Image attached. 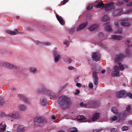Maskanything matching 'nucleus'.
<instances>
[{
	"label": "nucleus",
	"mask_w": 132,
	"mask_h": 132,
	"mask_svg": "<svg viewBox=\"0 0 132 132\" xmlns=\"http://www.w3.org/2000/svg\"><path fill=\"white\" fill-rule=\"evenodd\" d=\"M99 37H101V36L103 37L104 36V34L103 32L100 33L98 35Z\"/></svg>",
	"instance_id": "603ef678"
},
{
	"label": "nucleus",
	"mask_w": 132,
	"mask_h": 132,
	"mask_svg": "<svg viewBox=\"0 0 132 132\" xmlns=\"http://www.w3.org/2000/svg\"><path fill=\"white\" fill-rule=\"evenodd\" d=\"M121 129L123 131L126 130L128 129V127L127 126H123L122 127Z\"/></svg>",
	"instance_id": "79ce46f5"
},
{
	"label": "nucleus",
	"mask_w": 132,
	"mask_h": 132,
	"mask_svg": "<svg viewBox=\"0 0 132 132\" xmlns=\"http://www.w3.org/2000/svg\"><path fill=\"white\" fill-rule=\"evenodd\" d=\"M34 121L35 122L40 124H43L47 122V120L44 117L41 116H37L35 118Z\"/></svg>",
	"instance_id": "7ed1b4c3"
},
{
	"label": "nucleus",
	"mask_w": 132,
	"mask_h": 132,
	"mask_svg": "<svg viewBox=\"0 0 132 132\" xmlns=\"http://www.w3.org/2000/svg\"><path fill=\"white\" fill-rule=\"evenodd\" d=\"M111 118L112 121H115L117 119V117L116 116H115L112 117Z\"/></svg>",
	"instance_id": "6e6d98bb"
},
{
	"label": "nucleus",
	"mask_w": 132,
	"mask_h": 132,
	"mask_svg": "<svg viewBox=\"0 0 132 132\" xmlns=\"http://www.w3.org/2000/svg\"><path fill=\"white\" fill-rule=\"evenodd\" d=\"M111 111L113 113L116 114H117L118 113V111L117 108L115 107L112 108L111 109Z\"/></svg>",
	"instance_id": "7c9ffc66"
},
{
	"label": "nucleus",
	"mask_w": 132,
	"mask_h": 132,
	"mask_svg": "<svg viewBox=\"0 0 132 132\" xmlns=\"http://www.w3.org/2000/svg\"><path fill=\"white\" fill-rule=\"evenodd\" d=\"M119 22L118 21H116L115 23V25L116 28H117L118 27V24Z\"/></svg>",
	"instance_id": "0e129e2a"
},
{
	"label": "nucleus",
	"mask_w": 132,
	"mask_h": 132,
	"mask_svg": "<svg viewBox=\"0 0 132 132\" xmlns=\"http://www.w3.org/2000/svg\"><path fill=\"white\" fill-rule=\"evenodd\" d=\"M43 44L46 45H49L50 44V43L49 42H44L42 43Z\"/></svg>",
	"instance_id": "49530a36"
},
{
	"label": "nucleus",
	"mask_w": 132,
	"mask_h": 132,
	"mask_svg": "<svg viewBox=\"0 0 132 132\" xmlns=\"http://www.w3.org/2000/svg\"><path fill=\"white\" fill-rule=\"evenodd\" d=\"M74 31L75 30L74 29H72L70 30L69 31V32L70 34H72L74 32Z\"/></svg>",
	"instance_id": "5fc2aeb1"
},
{
	"label": "nucleus",
	"mask_w": 132,
	"mask_h": 132,
	"mask_svg": "<svg viewBox=\"0 0 132 132\" xmlns=\"http://www.w3.org/2000/svg\"><path fill=\"white\" fill-rule=\"evenodd\" d=\"M24 130V127L22 125H19L17 129V132H23Z\"/></svg>",
	"instance_id": "a878e982"
},
{
	"label": "nucleus",
	"mask_w": 132,
	"mask_h": 132,
	"mask_svg": "<svg viewBox=\"0 0 132 132\" xmlns=\"http://www.w3.org/2000/svg\"><path fill=\"white\" fill-rule=\"evenodd\" d=\"M87 25V22H85L82 23L80 25L79 27L77 28L76 30L77 31H79L81 29H83L86 27Z\"/></svg>",
	"instance_id": "f3484780"
},
{
	"label": "nucleus",
	"mask_w": 132,
	"mask_h": 132,
	"mask_svg": "<svg viewBox=\"0 0 132 132\" xmlns=\"http://www.w3.org/2000/svg\"><path fill=\"white\" fill-rule=\"evenodd\" d=\"M41 104L42 105H45L47 104V100L44 97H42L40 99Z\"/></svg>",
	"instance_id": "5701e85b"
},
{
	"label": "nucleus",
	"mask_w": 132,
	"mask_h": 132,
	"mask_svg": "<svg viewBox=\"0 0 132 132\" xmlns=\"http://www.w3.org/2000/svg\"><path fill=\"white\" fill-rule=\"evenodd\" d=\"M68 132H77V130L75 127L71 128L68 130Z\"/></svg>",
	"instance_id": "473e14b6"
},
{
	"label": "nucleus",
	"mask_w": 132,
	"mask_h": 132,
	"mask_svg": "<svg viewBox=\"0 0 132 132\" xmlns=\"http://www.w3.org/2000/svg\"><path fill=\"white\" fill-rule=\"evenodd\" d=\"M37 71L36 68H35L34 67H31L30 69V71L32 72H35Z\"/></svg>",
	"instance_id": "ea45409f"
},
{
	"label": "nucleus",
	"mask_w": 132,
	"mask_h": 132,
	"mask_svg": "<svg viewBox=\"0 0 132 132\" xmlns=\"http://www.w3.org/2000/svg\"><path fill=\"white\" fill-rule=\"evenodd\" d=\"M87 25V22H85L82 23L80 25L79 27L77 28L76 30L77 31H79L81 29H83L86 27Z\"/></svg>",
	"instance_id": "2eb2a0df"
},
{
	"label": "nucleus",
	"mask_w": 132,
	"mask_h": 132,
	"mask_svg": "<svg viewBox=\"0 0 132 132\" xmlns=\"http://www.w3.org/2000/svg\"><path fill=\"white\" fill-rule=\"evenodd\" d=\"M93 8V6L91 5H89L87 6V10H89Z\"/></svg>",
	"instance_id": "8fccbe9b"
},
{
	"label": "nucleus",
	"mask_w": 132,
	"mask_h": 132,
	"mask_svg": "<svg viewBox=\"0 0 132 132\" xmlns=\"http://www.w3.org/2000/svg\"><path fill=\"white\" fill-rule=\"evenodd\" d=\"M125 57H126V56L125 54H120L116 56L114 59L115 61L116 62H119L121 61Z\"/></svg>",
	"instance_id": "0eeeda50"
},
{
	"label": "nucleus",
	"mask_w": 132,
	"mask_h": 132,
	"mask_svg": "<svg viewBox=\"0 0 132 132\" xmlns=\"http://www.w3.org/2000/svg\"><path fill=\"white\" fill-rule=\"evenodd\" d=\"M88 86L89 88L92 89L93 87V85L92 83H89L88 84Z\"/></svg>",
	"instance_id": "3c124183"
},
{
	"label": "nucleus",
	"mask_w": 132,
	"mask_h": 132,
	"mask_svg": "<svg viewBox=\"0 0 132 132\" xmlns=\"http://www.w3.org/2000/svg\"><path fill=\"white\" fill-rule=\"evenodd\" d=\"M122 12V10L121 9L116 10L113 11L112 15L114 16H116L119 15Z\"/></svg>",
	"instance_id": "aec40b11"
},
{
	"label": "nucleus",
	"mask_w": 132,
	"mask_h": 132,
	"mask_svg": "<svg viewBox=\"0 0 132 132\" xmlns=\"http://www.w3.org/2000/svg\"><path fill=\"white\" fill-rule=\"evenodd\" d=\"M49 90L47 89L44 86L41 85L38 87V91L40 93L47 94Z\"/></svg>",
	"instance_id": "20e7f679"
},
{
	"label": "nucleus",
	"mask_w": 132,
	"mask_h": 132,
	"mask_svg": "<svg viewBox=\"0 0 132 132\" xmlns=\"http://www.w3.org/2000/svg\"><path fill=\"white\" fill-rule=\"evenodd\" d=\"M127 115H125V112H124V114L123 113H119L118 114V118L120 119H122V118H124V117L126 116Z\"/></svg>",
	"instance_id": "c756f323"
},
{
	"label": "nucleus",
	"mask_w": 132,
	"mask_h": 132,
	"mask_svg": "<svg viewBox=\"0 0 132 132\" xmlns=\"http://www.w3.org/2000/svg\"><path fill=\"white\" fill-rule=\"evenodd\" d=\"M114 3H113L108 4H105V10L106 11H108L112 10L115 8V6L114 5Z\"/></svg>",
	"instance_id": "1a4fd4ad"
},
{
	"label": "nucleus",
	"mask_w": 132,
	"mask_h": 132,
	"mask_svg": "<svg viewBox=\"0 0 132 132\" xmlns=\"http://www.w3.org/2000/svg\"><path fill=\"white\" fill-rule=\"evenodd\" d=\"M125 43L128 45L130 43V41L129 40H127L125 41Z\"/></svg>",
	"instance_id": "680f3d73"
},
{
	"label": "nucleus",
	"mask_w": 132,
	"mask_h": 132,
	"mask_svg": "<svg viewBox=\"0 0 132 132\" xmlns=\"http://www.w3.org/2000/svg\"><path fill=\"white\" fill-rule=\"evenodd\" d=\"M18 97L20 100L25 102L28 103L29 102V98L23 94H19L18 95Z\"/></svg>",
	"instance_id": "ddd939ff"
},
{
	"label": "nucleus",
	"mask_w": 132,
	"mask_h": 132,
	"mask_svg": "<svg viewBox=\"0 0 132 132\" xmlns=\"http://www.w3.org/2000/svg\"><path fill=\"white\" fill-rule=\"evenodd\" d=\"M93 75L94 78V82H97V80H98V78L97 77V73L95 71H94L93 73Z\"/></svg>",
	"instance_id": "c85d7f7f"
},
{
	"label": "nucleus",
	"mask_w": 132,
	"mask_h": 132,
	"mask_svg": "<svg viewBox=\"0 0 132 132\" xmlns=\"http://www.w3.org/2000/svg\"><path fill=\"white\" fill-rule=\"evenodd\" d=\"M26 106L24 105H19V108L20 110H24L26 109Z\"/></svg>",
	"instance_id": "4c0bfd02"
},
{
	"label": "nucleus",
	"mask_w": 132,
	"mask_h": 132,
	"mask_svg": "<svg viewBox=\"0 0 132 132\" xmlns=\"http://www.w3.org/2000/svg\"><path fill=\"white\" fill-rule=\"evenodd\" d=\"M69 0H63L61 3L62 5H63L65 4Z\"/></svg>",
	"instance_id": "a18cd8bd"
},
{
	"label": "nucleus",
	"mask_w": 132,
	"mask_h": 132,
	"mask_svg": "<svg viewBox=\"0 0 132 132\" xmlns=\"http://www.w3.org/2000/svg\"><path fill=\"white\" fill-rule=\"evenodd\" d=\"M5 101L3 98L1 97H0V106H2L4 105Z\"/></svg>",
	"instance_id": "c9c22d12"
},
{
	"label": "nucleus",
	"mask_w": 132,
	"mask_h": 132,
	"mask_svg": "<svg viewBox=\"0 0 132 132\" xmlns=\"http://www.w3.org/2000/svg\"><path fill=\"white\" fill-rule=\"evenodd\" d=\"M56 17L59 23L62 25L64 24V21L62 17L56 14Z\"/></svg>",
	"instance_id": "6ab92c4d"
},
{
	"label": "nucleus",
	"mask_w": 132,
	"mask_h": 132,
	"mask_svg": "<svg viewBox=\"0 0 132 132\" xmlns=\"http://www.w3.org/2000/svg\"><path fill=\"white\" fill-rule=\"evenodd\" d=\"M76 85L79 87H80L82 86L81 84L80 83H77Z\"/></svg>",
	"instance_id": "bf43d9fd"
},
{
	"label": "nucleus",
	"mask_w": 132,
	"mask_h": 132,
	"mask_svg": "<svg viewBox=\"0 0 132 132\" xmlns=\"http://www.w3.org/2000/svg\"><path fill=\"white\" fill-rule=\"evenodd\" d=\"M119 65L120 70H123L124 69V67L123 65L120 63H119Z\"/></svg>",
	"instance_id": "a19ab883"
},
{
	"label": "nucleus",
	"mask_w": 132,
	"mask_h": 132,
	"mask_svg": "<svg viewBox=\"0 0 132 132\" xmlns=\"http://www.w3.org/2000/svg\"><path fill=\"white\" fill-rule=\"evenodd\" d=\"M124 4V2L123 1H118L116 3V4L118 5H122Z\"/></svg>",
	"instance_id": "37998d69"
},
{
	"label": "nucleus",
	"mask_w": 132,
	"mask_h": 132,
	"mask_svg": "<svg viewBox=\"0 0 132 132\" xmlns=\"http://www.w3.org/2000/svg\"><path fill=\"white\" fill-rule=\"evenodd\" d=\"M3 65L6 67L11 69L14 70H16L17 69V67L16 66L8 63H3Z\"/></svg>",
	"instance_id": "423d86ee"
},
{
	"label": "nucleus",
	"mask_w": 132,
	"mask_h": 132,
	"mask_svg": "<svg viewBox=\"0 0 132 132\" xmlns=\"http://www.w3.org/2000/svg\"><path fill=\"white\" fill-rule=\"evenodd\" d=\"M58 103L62 109H64L70 104L71 101L70 98L65 96H60L58 100Z\"/></svg>",
	"instance_id": "f257e3e1"
},
{
	"label": "nucleus",
	"mask_w": 132,
	"mask_h": 132,
	"mask_svg": "<svg viewBox=\"0 0 132 132\" xmlns=\"http://www.w3.org/2000/svg\"><path fill=\"white\" fill-rule=\"evenodd\" d=\"M105 27L106 30L108 31H112V29L111 26L108 23H106L105 24Z\"/></svg>",
	"instance_id": "cd10ccee"
},
{
	"label": "nucleus",
	"mask_w": 132,
	"mask_h": 132,
	"mask_svg": "<svg viewBox=\"0 0 132 132\" xmlns=\"http://www.w3.org/2000/svg\"><path fill=\"white\" fill-rule=\"evenodd\" d=\"M98 27L97 24H94L91 25L89 28V30L91 31H93L97 29Z\"/></svg>",
	"instance_id": "b1692460"
},
{
	"label": "nucleus",
	"mask_w": 132,
	"mask_h": 132,
	"mask_svg": "<svg viewBox=\"0 0 132 132\" xmlns=\"http://www.w3.org/2000/svg\"><path fill=\"white\" fill-rule=\"evenodd\" d=\"M100 116V113H95L93 114L92 116V121L93 122L96 121L99 119Z\"/></svg>",
	"instance_id": "4468645a"
},
{
	"label": "nucleus",
	"mask_w": 132,
	"mask_h": 132,
	"mask_svg": "<svg viewBox=\"0 0 132 132\" xmlns=\"http://www.w3.org/2000/svg\"><path fill=\"white\" fill-rule=\"evenodd\" d=\"M125 52L126 55L127 56H129L130 55V52L128 49H127L126 50Z\"/></svg>",
	"instance_id": "c03bdc74"
},
{
	"label": "nucleus",
	"mask_w": 132,
	"mask_h": 132,
	"mask_svg": "<svg viewBox=\"0 0 132 132\" xmlns=\"http://www.w3.org/2000/svg\"><path fill=\"white\" fill-rule=\"evenodd\" d=\"M20 115L18 113L16 112H14L10 113L8 115L7 118L10 117L14 119H18L20 117Z\"/></svg>",
	"instance_id": "6e6552de"
},
{
	"label": "nucleus",
	"mask_w": 132,
	"mask_h": 132,
	"mask_svg": "<svg viewBox=\"0 0 132 132\" xmlns=\"http://www.w3.org/2000/svg\"><path fill=\"white\" fill-rule=\"evenodd\" d=\"M3 127L0 128V132H4L6 128V125L4 124L3 126Z\"/></svg>",
	"instance_id": "e433bc0d"
},
{
	"label": "nucleus",
	"mask_w": 132,
	"mask_h": 132,
	"mask_svg": "<svg viewBox=\"0 0 132 132\" xmlns=\"http://www.w3.org/2000/svg\"><path fill=\"white\" fill-rule=\"evenodd\" d=\"M47 94L49 95L50 96L52 97V98H57L58 97V96L56 95L55 93L50 90H49V92H48V93Z\"/></svg>",
	"instance_id": "4be33fe9"
},
{
	"label": "nucleus",
	"mask_w": 132,
	"mask_h": 132,
	"mask_svg": "<svg viewBox=\"0 0 132 132\" xmlns=\"http://www.w3.org/2000/svg\"><path fill=\"white\" fill-rule=\"evenodd\" d=\"M27 30L30 31H33V29H32L30 28H27Z\"/></svg>",
	"instance_id": "774afa93"
},
{
	"label": "nucleus",
	"mask_w": 132,
	"mask_h": 132,
	"mask_svg": "<svg viewBox=\"0 0 132 132\" xmlns=\"http://www.w3.org/2000/svg\"><path fill=\"white\" fill-rule=\"evenodd\" d=\"M128 19L125 18L122 20V21L121 23V25L123 27H128L130 25V23L128 21Z\"/></svg>",
	"instance_id": "9b49d317"
},
{
	"label": "nucleus",
	"mask_w": 132,
	"mask_h": 132,
	"mask_svg": "<svg viewBox=\"0 0 132 132\" xmlns=\"http://www.w3.org/2000/svg\"><path fill=\"white\" fill-rule=\"evenodd\" d=\"M131 12H132V8L126 11L127 13H129Z\"/></svg>",
	"instance_id": "864d4df0"
},
{
	"label": "nucleus",
	"mask_w": 132,
	"mask_h": 132,
	"mask_svg": "<svg viewBox=\"0 0 132 132\" xmlns=\"http://www.w3.org/2000/svg\"><path fill=\"white\" fill-rule=\"evenodd\" d=\"M131 110V107L130 105L126 106V110L124 111L125 115H128L130 113Z\"/></svg>",
	"instance_id": "412c9836"
},
{
	"label": "nucleus",
	"mask_w": 132,
	"mask_h": 132,
	"mask_svg": "<svg viewBox=\"0 0 132 132\" xmlns=\"http://www.w3.org/2000/svg\"><path fill=\"white\" fill-rule=\"evenodd\" d=\"M122 37L121 36H118L117 35H113L112 36L111 39L117 40H120L121 39Z\"/></svg>",
	"instance_id": "bb28decb"
},
{
	"label": "nucleus",
	"mask_w": 132,
	"mask_h": 132,
	"mask_svg": "<svg viewBox=\"0 0 132 132\" xmlns=\"http://www.w3.org/2000/svg\"><path fill=\"white\" fill-rule=\"evenodd\" d=\"M89 104L91 106L93 107H95L97 105L96 102L93 101H90Z\"/></svg>",
	"instance_id": "2f4dec72"
},
{
	"label": "nucleus",
	"mask_w": 132,
	"mask_h": 132,
	"mask_svg": "<svg viewBox=\"0 0 132 132\" xmlns=\"http://www.w3.org/2000/svg\"><path fill=\"white\" fill-rule=\"evenodd\" d=\"M79 77H76V78L74 79L75 81V82H77L78 81V80Z\"/></svg>",
	"instance_id": "69168bd1"
},
{
	"label": "nucleus",
	"mask_w": 132,
	"mask_h": 132,
	"mask_svg": "<svg viewBox=\"0 0 132 132\" xmlns=\"http://www.w3.org/2000/svg\"><path fill=\"white\" fill-rule=\"evenodd\" d=\"M60 59L61 56L60 55H58L57 56H55L54 57V62L55 63L57 62Z\"/></svg>",
	"instance_id": "f704fd0d"
},
{
	"label": "nucleus",
	"mask_w": 132,
	"mask_h": 132,
	"mask_svg": "<svg viewBox=\"0 0 132 132\" xmlns=\"http://www.w3.org/2000/svg\"><path fill=\"white\" fill-rule=\"evenodd\" d=\"M92 54V58L94 60L97 61L100 60L101 55L99 53H93Z\"/></svg>",
	"instance_id": "9d476101"
},
{
	"label": "nucleus",
	"mask_w": 132,
	"mask_h": 132,
	"mask_svg": "<svg viewBox=\"0 0 132 132\" xmlns=\"http://www.w3.org/2000/svg\"><path fill=\"white\" fill-rule=\"evenodd\" d=\"M54 56L55 57L57 56L58 55H59L58 53L56 51H54L53 52Z\"/></svg>",
	"instance_id": "de8ad7c7"
},
{
	"label": "nucleus",
	"mask_w": 132,
	"mask_h": 132,
	"mask_svg": "<svg viewBox=\"0 0 132 132\" xmlns=\"http://www.w3.org/2000/svg\"><path fill=\"white\" fill-rule=\"evenodd\" d=\"M87 25V22H85L82 23L80 25L79 27L77 28L76 30L77 31H79L81 29H83L86 27Z\"/></svg>",
	"instance_id": "dca6fc26"
},
{
	"label": "nucleus",
	"mask_w": 132,
	"mask_h": 132,
	"mask_svg": "<svg viewBox=\"0 0 132 132\" xmlns=\"http://www.w3.org/2000/svg\"><path fill=\"white\" fill-rule=\"evenodd\" d=\"M96 7L97 8H99L101 7L102 8H105V4L103 3L102 1L100 2H96Z\"/></svg>",
	"instance_id": "a211bd4d"
},
{
	"label": "nucleus",
	"mask_w": 132,
	"mask_h": 132,
	"mask_svg": "<svg viewBox=\"0 0 132 132\" xmlns=\"http://www.w3.org/2000/svg\"><path fill=\"white\" fill-rule=\"evenodd\" d=\"M119 73V68L118 66H115L114 67V70L112 72V75L113 76H117Z\"/></svg>",
	"instance_id": "f8f14e48"
},
{
	"label": "nucleus",
	"mask_w": 132,
	"mask_h": 132,
	"mask_svg": "<svg viewBox=\"0 0 132 132\" xmlns=\"http://www.w3.org/2000/svg\"><path fill=\"white\" fill-rule=\"evenodd\" d=\"M127 95L130 98H132V94L130 93H127L125 90L119 91L117 93L116 96L119 98L122 97H125Z\"/></svg>",
	"instance_id": "f03ea898"
},
{
	"label": "nucleus",
	"mask_w": 132,
	"mask_h": 132,
	"mask_svg": "<svg viewBox=\"0 0 132 132\" xmlns=\"http://www.w3.org/2000/svg\"><path fill=\"white\" fill-rule=\"evenodd\" d=\"M72 61V60L71 59H70L69 58H68V59L67 60V62H68L69 63H70Z\"/></svg>",
	"instance_id": "4d7b16f0"
},
{
	"label": "nucleus",
	"mask_w": 132,
	"mask_h": 132,
	"mask_svg": "<svg viewBox=\"0 0 132 132\" xmlns=\"http://www.w3.org/2000/svg\"><path fill=\"white\" fill-rule=\"evenodd\" d=\"M110 19V18L107 15H105L102 18V21H107Z\"/></svg>",
	"instance_id": "72a5a7b5"
},
{
	"label": "nucleus",
	"mask_w": 132,
	"mask_h": 132,
	"mask_svg": "<svg viewBox=\"0 0 132 132\" xmlns=\"http://www.w3.org/2000/svg\"><path fill=\"white\" fill-rule=\"evenodd\" d=\"M7 32L11 35H14L17 34L18 33V29H16L14 31H12L10 30L7 31Z\"/></svg>",
	"instance_id": "393cba45"
},
{
	"label": "nucleus",
	"mask_w": 132,
	"mask_h": 132,
	"mask_svg": "<svg viewBox=\"0 0 132 132\" xmlns=\"http://www.w3.org/2000/svg\"><path fill=\"white\" fill-rule=\"evenodd\" d=\"M117 129L116 128H112L110 129L111 132H116Z\"/></svg>",
	"instance_id": "09e8293b"
},
{
	"label": "nucleus",
	"mask_w": 132,
	"mask_h": 132,
	"mask_svg": "<svg viewBox=\"0 0 132 132\" xmlns=\"http://www.w3.org/2000/svg\"><path fill=\"white\" fill-rule=\"evenodd\" d=\"M132 6V2L129 3L127 5V6Z\"/></svg>",
	"instance_id": "338daca9"
},
{
	"label": "nucleus",
	"mask_w": 132,
	"mask_h": 132,
	"mask_svg": "<svg viewBox=\"0 0 132 132\" xmlns=\"http://www.w3.org/2000/svg\"><path fill=\"white\" fill-rule=\"evenodd\" d=\"M68 68L70 70H72L74 69V68L72 66L69 67Z\"/></svg>",
	"instance_id": "e2e57ef3"
},
{
	"label": "nucleus",
	"mask_w": 132,
	"mask_h": 132,
	"mask_svg": "<svg viewBox=\"0 0 132 132\" xmlns=\"http://www.w3.org/2000/svg\"><path fill=\"white\" fill-rule=\"evenodd\" d=\"M79 90L78 89H77L76 90V92L75 93V94L76 95H77L79 93Z\"/></svg>",
	"instance_id": "052dcab7"
},
{
	"label": "nucleus",
	"mask_w": 132,
	"mask_h": 132,
	"mask_svg": "<svg viewBox=\"0 0 132 132\" xmlns=\"http://www.w3.org/2000/svg\"><path fill=\"white\" fill-rule=\"evenodd\" d=\"M100 131V130L99 129H95L94 130H92L91 131V132H97Z\"/></svg>",
	"instance_id": "13d9d810"
},
{
	"label": "nucleus",
	"mask_w": 132,
	"mask_h": 132,
	"mask_svg": "<svg viewBox=\"0 0 132 132\" xmlns=\"http://www.w3.org/2000/svg\"><path fill=\"white\" fill-rule=\"evenodd\" d=\"M77 119L80 122H90L91 121L90 120H88L87 118L83 115H79L77 117Z\"/></svg>",
	"instance_id": "39448f33"
},
{
	"label": "nucleus",
	"mask_w": 132,
	"mask_h": 132,
	"mask_svg": "<svg viewBox=\"0 0 132 132\" xmlns=\"http://www.w3.org/2000/svg\"><path fill=\"white\" fill-rule=\"evenodd\" d=\"M122 31V28H118L116 32V33L117 34H121Z\"/></svg>",
	"instance_id": "58836bf2"
}]
</instances>
